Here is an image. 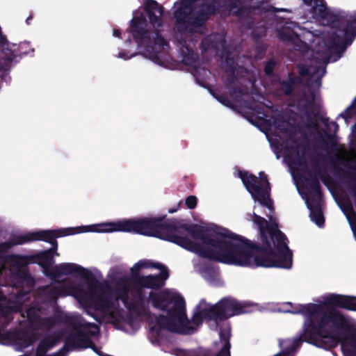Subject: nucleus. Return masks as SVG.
<instances>
[{"instance_id":"5701e85b","label":"nucleus","mask_w":356,"mask_h":356,"mask_svg":"<svg viewBox=\"0 0 356 356\" xmlns=\"http://www.w3.org/2000/svg\"><path fill=\"white\" fill-rule=\"evenodd\" d=\"M275 67V63L273 60H269L265 65V72L267 74H271Z\"/></svg>"},{"instance_id":"6ab92c4d","label":"nucleus","mask_w":356,"mask_h":356,"mask_svg":"<svg viewBox=\"0 0 356 356\" xmlns=\"http://www.w3.org/2000/svg\"><path fill=\"white\" fill-rule=\"evenodd\" d=\"M348 193L353 200L356 207V177L348 186Z\"/></svg>"},{"instance_id":"a211bd4d","label":"nucleus","mask_w":356,"mask_h":356,"mask_svg":"<svg viewBox=\"0 0 356 356\" xmlns=\"http://www.w3.org/2000/svg\"><path fill=\"white\" fill-rule=\"evenodd\" d=\"M253 9L259 10V12H268V11H274V12H278V11H286V9L281 8L278 9L276 8H274L271 6L267 5V3L261 2L259 6H258L257 8H253Z\"/></svg>"},{"instance_id":"f8f14e48","label":"nucleus","mask_w":356,"mask_h":356,"mask_svg":"<svg viewBox=\"0 0 356 356\" xmlns=\"http://www.w3.org/2000/svg\"><path fill=\"white\" fill-rule=\"evenodd\" d=\"M307 209L309 210L311 220L318 227H323L324 225V216L321 210V195L318 190L309 196L302 195Z\"/></svg>"},{"instance_id":"a878e982","label":"nucleus","mask_w":356,"mask_h":356,"mask_svg":"<svg viewBox=\"0 0 356 356\" xmlns=\"http://www.w3.org/2000/svg\"><path fill=\"white\" fill-rule=\"evenodd\" d=\"M248 120L253 124H254L255 126H258L256 123H254L251 119H248Z\"/></svg>"},{"instance_id":"4be33fe9","label":"nucleus","mask_w":356,"mask_h":356,"mask_svg":"<svg viewBox=\"0 0 356 356\" xmlns=\"http://www.w3.org/2000/svg\"><path fill=\"white\" fill-rule=\"evenodd\" d=\"M30 296L31 295L29 293H22V291H18L16 296V300L19 303H23L27 298H29Z\"/></svg>"},{"instance_id":"f3484780","label":"nucleus","mask_w":356,"mask_h":356,"mask_svg":"<svg viewBox=\"0 0 356 356\" xmlns=\"http://www.w3.org/2000/svg\"><path fill=\"white\" fill-rule=\"evenodd\" d=\"M15 340L20 350L27 348L34 342V338L26 332H19L15 334Z\"/></svg>"},{"instance_id":"6e6552de","label":"nucleus","mask_w":356,"mask_h":356,"mask_svg":"<svg viewBox=\"0 0 356 356\" xmlns=\"http://www.w3.org/2000/svg\"><path fill=\"white\" fill-rule=\"evenodd\" d=\"M80 227L81 226L61 228L58 229L40 230L37 232H29L24 234L13 235L8 243L0 244V257L3 256V252L6 250L13 245H22L27 242L38 240L48 242L53 246L51 249L42 252L45 257H47L50 254L51 250H55L54 255L58 256L59 254L56 252L58 245L56 238L58 237L81 234V232H77L76 229H75Z\"/></svg>"},{"instance_id":"39448f33","label":"nucleus","mask_w":356,"mask_h":356,"mask_svg":"<svg viewBox=\"0 0 356 356\" xmlns=\"http://www.w3.org/2000/svg\"><path fill=\"white\" fill-rule=\"evenodd\" d=\"M145 10L148 15L150 26L154 29L153 41L147 29L148 25L143 13L140 10H135L133 18L130 21L129 33H124L122 38H126L125 47H129L131 43V34L137 44L138 51L120 50L116 57L127 60L137 55H142L153 63L165 67L167 60L164 54L168 45L160 35L163 28L162 19L164 13L163 8L155 1L147 0L145 3Z\"/></svg>"},{"instance_id":"423d86ee","label":"nucleus","mask_w":356,"mask_h":356,"mask_svg":"<svg viewBox=\"0 0 356 356\" xmlns=\"http://www.w3.org/2000/svg\"><path fill=\"white\" fill-rule=\"evenodd\" d=\"M260 123L265 126V129L259 128L265 132L269 142L272 141L269 132L274 131L281 139L286 140L285 147L287 150V156L296 157L300 161L306 150V143L309 138L320 135L318 127L312 120L307 123L300 124L299 116L286 119L284 116L278 115L270 119H265V115L257 111Z\"/></svg>"},{"instance_id":"20e7f679","label":"nucleus","mask_w":356,"mask_h":356,"mask_svg":"<svg viewBox=\"0 0 356 356\" xmlns=\"http://www.w3.org/2000/svg\"><path fill=\"white\" fill-rule=\"evenodd\" d=\"M76 229L77 232H124L152 236L177 244L202 258L213 257V254L207 252L203 223L188 226L177 225L174 222L164 223L163 217L149 216L83 225Z\"/></svg>"},{"instance_id":"aec40b11","label":"nucleus","mask_w":356,"mask_h":356,"mask_svg":"<svg viewBox=\"0 0 356 356\" xmlns=\"http://www.w3.org/2000/svg\"><path fill=\"white\" fill-rule=\"evenodd\" d=\"M212 95L222 104L225 105L227 107H232V102L229 99H228L226 97L223 95H216L211 93Z\"/></svg>"},{"instance_id":"dca6fc26","label":"nucleus","mask_w":356,"mask_h":356,"mask_svg":"<svg viewBox=\"0 0 356 356\" xmlns=\"http://www.w3.org/2000/svg\"><path fill=\"white\" fill-rule=\"evenodd\" d=\"M254 0H237L234 3H226L223 6H226V8L229 9L230 13H234L237 16H243L245 14L250 12V8H246L244 6L248 3H254Z\"/></svg>"},{"instance_id":"bb28decb","label":"nucleus","mask_w":356,"mask_h":356,"mask_svg":"<svg viewBox=\"0 0 356 356\" xmlns=\"http://www.w3.org/2000/svg\"><path fill=\"white\" fill-rule=\"evenodd\" d=\"M333 124H334V126L335 127V128H336V129H337L338 125H337L335 122H334V123H333Z\"/></svg>"},{"instance_id":"f257e3e1","label":"nucleus","mask_w":356,"mask_h":356,"mask_svg":"<svg viewBox=\"0 0 356 356\" xmlns=\"http://www.w3.org/2000/svg\"><path fill=\"white\" fill-rule=\"evenodd\" d=\"M237 175L254 200L253 212L247 213L245 218L258 229L262 247L254 246L226 228L203 223L207 252L213 254L207 259L239 266L291 268L292 252L286 237L278 229L277 219L272 215L273 206L266 175L260 172L257 179L241 170Z\"/></svg>"},{"instance_id":"c85d7f7f","label":"nucleus","mask_w":356,"mask_h":356,"mask_svg":"<svg viewBox=\"0 0 356 356\" xmlns=\"http://www.w3.org/2000/svg\"><path fill=\"white\" fill-rule=\"evenodd\" d=\"M276 155H277V159H279L280 158V156L277 153H276Z\"/></svg>"},{"instance_id":"f03ea898","label":"nucleus","mask_w":356,"mask_h":356,"mask_svg":"<svg viewBox=\"0 0 356 356\" xmlns=\"http://www.w3.org/2000/svg\"><path fill=\"white\" fill-rule=\"evenodd\" d=\"M131 275L146 298L144 309L132 307L129 318L138 316L139 327H140L141 315L145 312L149 303L163 312L149 322L147 337L154 346H161L165 340L168 332H177L189 334L195 332L198 327L206 322L211 329L219 327L220 332H225L224 328L227 322L220 323L218 305H211L205 299H202L194 309L192 319L189 321L186 313V305L184 298L175 289H165L160 292H149L148 298L143 289H156L163 286L168 278V269L159 263L152 260L141 259L131 268ZM219 348L223 346L220 341L216 344Z\"/></svg>"},{"instance_id":"9b49d317","label":"nucleus","mask_w":356,"mask_h":356,"mask_svg":"<svg viewBox=\"0 0 356 356\" xmlns=\"http://www.w3.org/2000/svg\"><path fill=\"white\" fill-rule=\"evenodd\" d=\"M7 264L10 267V271L16 280L22 285L25 284L31 287L33 284V280L26 270L25 259L20 256H12L7 259Z\"/></svg>"},{"instance_id":"9d476101","label":"nucleus","mask_w":356,"mask_h":356,"mask_svg":"<svg viewBox=\"0 0 356 356\" xmlns=\"http://www.w3.org/2000/svg\"><path fill=\"white\" fill-rule=\"evenodd\" d=\"M217 305L221 325L226 318L250 312L249 306L246 303L231 297L222 298Z\"/></svg>"},{"instance_id":"4468645a","label":"nucleus","mask_w":356,"mask_h":356,"mask_svg":"<svg viewBox=\"0 0 356 356\" xmlns=\"http://www.w3.org/2000/svg\"><path fill=\"white\" fill-rule=\"evenodd\" d=\"M303 3L309 6L314 17L327 18L330 10L324 0H302Z\"/></svg>"},{"instance_id":"7c9ffc66","label":"nucleus","mask_w":356,"mask_h":356,"mask_svg":"<svg viewBox=\"0 0 356 356\" xmlns=\"http://www.w3.org/2000/svg\"><path fill=\"white\" fill-rule=\"evenodd\" d=\"M2 327L1 325H0V327Z\"/></svg>"},{"instance_id":"b1692460","label":"nucleus","mask_w":356,"mask_h":356,"mask_svg":"<svg viewBox=\"0 0 356 356\" xmlns=\"http://www.w3.org/2000/svg\"><path fill=\"white\" fill-rule=\"evenodd\" d=\"M113 36L115 37V38H121V33H120V31L118 29H113Z\"/></svg>"},{"instance_id":"7ed1b4c3","label":"nucleus","mask_w":356,"mask_h":356,"mask_svg":"<svg viewBox=\"0 0 356 356\" xmlns=\"http://www.w3.org/2000/svg\"><path fill=\"white\" fill-rule=\"evenodd\" d=\"M337 204L346 216L356 239V213L348 198L341 197ZM286 312L302 314L303 337L306 342L330 349L340 342L344 356H356V321L343 315L336 307L356 311V298L325 294L316 303L291 304Z\"/></svg>"},{"instance_id":"393cba45","label":"nucleus","mask_w":356,"mask_h":356,"mask_svg":"<svg viewBox=\"0 0 356 356\" xmlns=\"http://www.w3.org/2000/svg\"><path fill=\"white\" fill-rule=\"evenodd\" d=\"M181 204H182L181 202H179L176 208L169 209L168 212L170 213H173L176 212L179 209V208L180 207Z\"/></svg>"},{"instance_id":"c756f323","label":"nucleus","mask_w":356,"mask_h":356,"mask_svg":"<svg viewBox=\"0 0 356 356\" xmlns=\"http://www.w3.org/2000/svg\"><path fill=\"white\" fill-rule=\"evenodd\" d=\"M341 54H338V59H339V58H341Z\"/></svg>"},{"instance_id":"1a4fd4ad","label":"nucleus","mask_w":356,"mask_h":356,"mask_svg":"<svg viewBox=\"0 0 356 356\" xmlns=\"http://www.w3.org/2000/svg\"><path fill=\"white\" fill-rule=\"evenodd\" d=\"M224 330L225 332H220V341L223 343V346L221 347L216 356H230V330L227 325H225ZM302 341H306L303 337V331L297 338L280 341V346L282 350L275 356H294L295 350ZM172 353L175 356H210L209 351L202 348L197 350L175 349Z\"/></svg>"},{"instance_id":"cd10ccee","label":"nucleus","mask_w":356,"mask_h":356,"mask_svg":"<svg viewBox=\"0 0 356 356\" xmlns=\"http://www.w3.org/2000/svg\"><path fill=\"white\" fill-rule=\"evenodd\" d=\"M204 74H207V71L205 70H202Z\"/></svg>"},{"instance_id":"2eb2a0df","label":"nucleus","mask_w":356,"mask_h":356,"mask_svg":"<svg viewBox=\"0 0 356 356\" xmlns=\"http://www.w3.org/2000/svg\"><path fill=\"white\" fill-rule=\"evenodd\" d=\"M184 45H186V48L188 51V54L184 56L181 60L184 64L186 65H188L192 69V73L196 76L197 74H200L199 72V66L200 65V61L197 59V55L190 49L191 46L189 44H187L186 40L180 42Z\"/></svg>"},{"instance_id":"ddd939ff","label":"nucleus","mask_w":356,"mask_h":356,"mask_svg":"<svg viewBox=\"0 0 356 356\" xmlns=\"http://www.w3.org/2000/svg\"><path fill=\"white\" fill-rule=\"evenodd\" d=\"M194 268L199 272L201 275L210 284L218 286L222 284V280L220 277L219 272L218 270L202 266L200 261L197 259L193 260Z\"/></svg>"},{"instance_id":"0eeeda50","label":"nucleus","mask_w":356,"mask_h":356,"mask_svg":"<svg viewBox=\"0 0 356 356\" xmlns=\"http://www.w3.org/2000/svg\"><path fill=\"white\" fill-rule=\"evenodd\" d=\"M174 8L175 29L187 35L193 32L204 33V22L220 10V2L216 0H178Z\"/></svg>"},{"instance_id":"412c9836","label":"nucleus","mask_w":356,"mask_h":356,"mask_svg":"<svg viewBox=\"0 0 356 356\" xmlns=\"http://www.w3.org/2000/svg\"><path fill=\"white\" fill-rule=\"evenodd\" d=\"M185 204L188 209H194L197 204V198L193 195L188 196L186 200Z\"/></svg>"}]
</instances>
